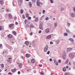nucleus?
<instances>
[{"mask_svg":"<svg viewBox=\"0 0 75 75\" xmlns=\"http://www.w3.org/2000/svg\"><path fill=\"white\" fill-rule=\"evenodd\" d=\"M48 45H46L44 48V52H47V51H48Z\"/></svg>","mask_w":75,"mask_h":75,"instance_id":"1","label":"nucleus"},{"mask_svg":"<svg viewBox=\"0 0 75 75\" xmlns=\"http://www.w3.org/2000/svg\"><path fill=\"white\" fill-rule=\"evenodd\" d=\"M69 56L70 58H71L72 59H73V58H74V54H73L72 53H70L69 54Z\"/></svg>","mask_w":75,"mask_h":75,"instance_id":"2","label":"nucleus"},{"mask_svg":"<svg viewBox=\"0 0 75 75\" xmlns=\"http://www.w3.org/2000/svg\"><path fill=\"white\" fill-rule=\"evenodd\" d=\"M66 54L64 53V54H63L62 57V58L64 60H65L66 59Z\"/></svg>","mask_w":75,"mask_h":75,"instance_id":"3","label":"nucleus"},{"mask_svg":"<svg viewBox=\"0 0 75 75\" xmlns=\"http://www.w3.org/2000/svg\"><path fill=\"white\" fill-rule=\"evenodd\" d=\"M4 11V8L3 7V6H1L0 7V11L1 12H3Z\"/></svg>","mask_w":75,"mask_h":75,"instance_id":"4","label":"nucleus"},{"mask_svg":"<svg viewBox=\"0 0 75 75\" xmlns=\"http://www.w3.org/2000/svg\"><path fill=\"white\" fill-rule=\"evenodd\" d=\"M10 28H12V29L13 30L14 28V24H11L9 25Z\"/></svg>","mask_w":75,"mask_h":75,"instance_id":"5","label":"nucleus"},{"mask_svg":"<svg viewBox=\"0 0 75 75\" xmlns=\"http://www.w3.org/2000/svg\"><path fill=\"white\" fill-rule=\"evenodd\" d=\"M51 38V35H50L47 36L46 39L47 40H50Z\"/></svg>","mask_w":75,"mask_h":75,"instance_id":"6","label":"nucleus"},{"mask_svg":"<svg viewBox=\"0 0 75 75\" xmlns=\"http://www.w3.org/2000/svg\"><path fill=\"white\" fill-rule=\"evenodd\" d=\"M50 31V30L49 28L46 29L45 30V32L46 33H49Z\"/></svg>","mask_w":75,"mask_h":75,"instance_id":"7","label":"nucleus"},{"mask_svg":"<svg viewBox=\"0 0 75 75\" xmlns=\"http://www.w3.org/2000/svg\"><path fill=\"white\" fill-rule=\"evenodd\" d=\"M71 16L72 17H73V18L74 17H75V15L73 13H71Z\"/></svg>","mask_w":75,"mask_h":75,"instance_id":"8","label":"nucleus"},{"mask_svg":"<svg viewBox=\"0 0 75 75\" xmlns=\"http://www.w3.org/2000/svg\"><path fill=\"white\" fill-rule=\"evenodd\" d=\"M39 28L40 29H41L42 30H43V28H42V25L41 24H40Z\"/></svg>","mask_w":75,"mask_h":75,"instance_id":"9","label":"nucleus"},{"mask_svg":"<svg viewBox=\"0 0 75 75\" xmlns=\"http://www.w3.org/2000/svg\"><path fill=\"white\" fill-rule=\"evenodd\" d=\"M25 44L27 45V46H28V45H29V42L28 41H26L25 42Z\"/></svg>","mask_w":75,"mask_h":75,"instance_id":"10","label":"nucleus"},{"mask_svg":"<svg viewBox=\"0 0 75 75\" xmlns=\"http://www.w3.org/2000/svg\"><path fill=\"white\" fill-rule=\"evenodd\" d=\"M54 25L55 27H57L58 26V23L57 22H56L54 23Z\"/></svg>","mask_w":75,"mask_h":75,"instance_id":"11","label":"nucleus"},{"mask_svg":"<svg viewBox=\"0 0 75 75\" xmlns=\"http://www.w3.org/2000/svg\"><path fill=\"white\" fill-rule=\"evenodd\" d=\"M69 40H70V41H71L72 43H74V39H73V38H69Z\"/></svg>","mask_w":75,"mask_h":75,"instance_id":"12","label":"nucleus"},{"mask_svg":"<svg viewBox=\"0 0 75 75\" xmlns=\"http://www.w3.org/2000/svg\"><path fill=\"white\" fill-rule=\"evenodd\" d=\"M8 38H12V36L10 34L8 35Z\"/></svg>","mask_w":75,"mask_h":75,"instance_id":"13","label":"nucleus"},{"mask_svg":"<svg viewBox=\"0 0 75 75\" xmlns=\"http://www.w3.org/2000/svg\"><path fill=\"white\" fill-rule=\"evenodd\" d=\"M40 1L39 0H38L37 1V5L38 6H40Z\"/></svg>","mask_w":75,"mask_h":75,"instance_id":"14","label":"nucleus"},{"mask_svg":"<svg viewBox=\"0 0 75 75\" xmlns=\"http://www.w3.org/2000/svg\"><path fill=\"white\" fill-rule=\"evenodd\" d=\"M19 67L20 68H22L23 67V64L21 63H19Z\"/></svg>","mask_w":75,"mask_h":75,"instance_id":"15","label":"nucleus"},{"mask_svg":"<svg viewBox=\"0 0 75 75\" xmlns=\"http://www.w3.org/2000/svg\"><path fill=\"white\" fill-rule=\"evenodd\" d=\"M72 49V48H69L67 49V51H70Z\"/></svg>","mask_w":75,"mask_h":75,"instance_id":"16","label":"nucleus"},{"mask_svg":"<svg viewBox=\"0 0 75 75\" xmlns=\"http://www.w3.org/2000/svg\"><path fill=\"white\" fill-rule=\"evenodd\" d=\"M29 7H32V4L31 3V2H29Z\"/></svg>","mask_w":75,"mask_h":75,"instance_id":"17","label":"nucleus"},{"mask_svg":"<svg viewBox=\"0 0 75 75\" xmlns=\"http://www.w3.org/2000/svg\"><path fill=\"white\" fill-rule=\"evenodd\" d=\"M30 28H34V26L33 24H31L30 25Z\"/></svg>","mask_w":75,"mask_h":75,"instance_id":"18","label":"nucleus"},{"mask_svg":"<svg viewBox=\"0 0 75 75\" xmlns=\"http://www.w3.org/2000/svg\"><path fill=\"white\" fill-rule=\"evenodd\" d=\"M8 16L10 18H11L12 17V16H11V15L10 14H9Z\"/></svg>","mask_w":75,"mask_h":75,"instance_id":"19","label":"nucleus"},{"mask_svg":"<svg viewBox=\"0 0 75 75\" xmlns=\"http://www.w3.org/2000/svg\"><path fill=\"white\" fill-rule=\"evenodd\" d=\"M64 8L63 7H62L61 8L60 11H64Z\"/></svg>","mask_w":75,"mask_h":75,"instance_id":"20","label":"nucleus"},{"mask_svg":"<svg viewBox=\"0 0 75 75\" xmlns=\"http://www.w3.org/2000/svg\"><path fill=\"white\" fill-rule=\"evenodd\" d=\"M26 57L27 58H29L30 57V54H27L26 55Z\"/></svg>","mask_w":75,"mask_h":75,"instance_id":"21","label":"nucleus"},{"mask_svg":"<svg viewBox=\"0 0 75 75\" xmlns=\"http://www.w3.org/2000/svg\"><path fill=\"white\" fill-rule=\"evenodd\" d=\"M16 69H14L12 70V71L13 72H16Z\"/></svg>","mask_w":75,"mask_h":75,"instance_id":"22","label":"nucleus"},{"mask_svg":"<svg viewBox=\"0 0 75 75\" xmlns=\"http://www.w3.org/2000/svg\"><path fill=\"white\" fill-rule=\"evenodd\" d=\"M3 1H0V3L2 5H3Z\"/></svg>","mask_w":75,"mask_h":75,"instance_id":"23","label":"nucleus"},{"mask_svg":"<svg viewBox=\"0 0 75 75\" xmlns=\"http://www.w3.org/2000/svg\"><path fill=\"white\" fill-rule=\"evenodd\" d=\"M31 61L32 63H35V61H34V59H32Z\"/></svg>","mask_w":75,"mask_h":75,"instance_id":"24","label":"nucleus"},{"mask_svg":"<svg viewBox=\"0 0 75 75\" xmlns=\"http://www.w3.org/2000/svg\"><path fill=\"white\" fill-rule=\"evenodd\" d=\"M11 58H8V59L7 60L8 62H11Z\"/></svg>","mask_w":75,"mask_h":75,"instance_id":"25","label":"nucleus"},{"mask_svg":"<svg viewBox=\"0 0 75 75\" xmlns=\"http://www.w3.org/2000/svg\"><path fill=\"white\" fill-rule=\"evenodd\" d=\"M12 33L14 34V35H16V31H13Z\"/></svg>","mask_w":75,"mask_h":75,"instance_id":"26","label":"nucleus"},{"mask_svg":"<svg viewBox=\"0 0 75 75\" xmlns=\"http://www.w3.org/2000/svg\"><path fill=\"white\" fill-rule=\"evenodd\" d=\"M59 40H57L56 41V44H59Z\"/></svg>","mask_w":75,"mask_h":75,"instance_id":"27","label":"nucleus"},{"mask_svg":"<svg viewBox=\"0 0 75 75\" xmlns=\"http://www.w3.org/2000/svg\"><path fill=\"white\" fill-rule=\"evenodd\" d=\"M29 26L27 24L25 25V28H29Z\"/></svg>","mask_w":75,"mask_h":75,"instance_id":"28","label":"nucleus"},{"mask_svg":"<svg viewBox=\"0 0 75 75\" xmlns=\"http://www.w3.org/2000/svg\"><path fill=\"white\" fill-rule=\"evenodd\" d=\"M63 71H64V72H65V71H66V68L64 67L63 69Z\"/></svg>","mask_w":75,"mask_h":75,"instance_id":"29","label":"nucleus"},{"mask_svg":"<svg viewBox=\"0 0 75 75\" xmlns=\"http://www.w3.org/2000/svg\"><path fill=\"white\" fill-rule=\"evenodd\" d=\"M38 18L37 17L36 18L35 20V21H36V22H37V21H38Z\"/></svg>","mask_w":75,"mask_h":75,"instance_id":"30","label":"nucleus"},{"mask_svg":"<svg viewBox=\"0 0 75 75\" xmlns=\"http://www.w3.org/2000/svg\"><path fill=\"white\" fill-rule=\"evenodd\" d=\"M1 66L2 68H4V64H1Z\"/></svg>","mask_w":75,"mask_h":75,"instance_id":"31","label":"nucleus"},{"mask_svg":"<svg viewBox=\"0 0 75 75\" xmlns=\"http://www.w3.org/2000/svg\"><path fill=\"white\" fill-rule=\"evenodd\" d=\"M6 12L8 13V12H9V11H10V10L8 9H6Z\"/></svg>","mask_w":75,"mask_h":75,"instance_id":"32","label":"nucleus"},{"mask_svg":"<svg viewBox=\"0 0 75 75\" xmlns=\"http://www.w3.org/2000/svg\"><path fill=\"white\" fill-rule=\"evenodd\" d=\"M69 72H66L65 73V75H69Z\"/></svg>","mask_w":75,"mask_h":75,"instance_id":"33","label":"nucleus"},{"mask_svg":"<svg viewBox=\"0 0 75 75\" xmlns=\"http://www.w3.org/2000/svg\"><path fill=\"white\" fill-rule=\"evenodd\" d=\"M26 17H27V18H28V17H29V15H28V14H26Z\"/></svg>","mask_w":75,"mask_h":75,"instance_id":"34","label":"nucleus"},{"mask_svg":"<svg viewBox=\"0 0 75 75\" xmlns=\"http://www.w3.org/2000/svg\"><path fill=\"white\" fill-rule=\"evenodd\" d=\"M44 16H43L40 18V20H43V19L44 18Z\"/></svg>","mask_w":75,"mask_h":75,"instance_id":"35","label":"nucleus"},{"mask_svg":"<svg viewBox=\"0 0 75 75\" xmlns=\"http://www.w3.org/2000/svg\"><path fill=\"white\" fill-rule=\"evenodd\" d=\"M23 10H21V14H23Z\"/></svg>","mask_w":75,"mask_h":75,"instance_id":"36","label":"nucleus"},{"mask_svg":"<svg viewBox=\"0 0 75 75\" xmlns=\"http://www.w3.org/2000/svg\"><path fill=\"white\" fill-rule=\"evenodd\" d=\"M50 1L51 3H54V1H53L52 0H50Z\"/></svg>","mask_w":75,"mask_h":75,"instance_id":"37","label":"nucleus"},{"mask_svg":"<svg viewBox=\"0 0 75 75\" xmlns=\"http://www.w3.org/2000/svg\"><path fill=\"white\" fill-rule=\"evenodd\" d=\"M50 51H48L47 52V54L48 55H49V54H50Z\"/></svg>","mask_w":75,"mask_h":75,"instance_id":"38","label":"nucleus"},{"mask_svg":"<svg viewBox=\"0 0 75 75\" xmlns=\"http://www.w3.org/2000/svg\"><path fill=\"white\" fill-rule=\"evenodd\" d=\"M18 3L19 4V6H21V2H18Z\"/></svg>","mask_w":75,"mask_h":75,"instance_id":"39","label":"nucleus"},{"mask_svg":"<svg viewBox=\"0 0 75 75\" xmlns=\"http://www.w3.org/2000/svg\"><path fill=\"white\" fill-rule=\"evenodd\" d=\"M66 31L67 33H70V31H69V30H67Z\"/></svg>","mask_w":75,"mask_h":75,"instance_id":"40","label":"nucleus"},{"mask_svg":"<svg viewBox=\"0 0 75 75\" xmlns=\"http://www.w3.org/2000/svg\"><path fill=\"white\" fill-rule=\"evenodd\" d=\"M55 64L56 65H58V62H56Z\"/></svg>","mask_w":75,"mask_h":75,"instance_id":"41","label":"nucleus"},{"mask_svg":"<svg viewBox=\"0 0 75 75\" xmlns=\"http://www.w3.org/2000/svg\"><path fill=\"white\" fill-rule=\"evenodd\" d=\"M68 35V34L67 33H64V36H67Z\"/></svg>","mask_w":75,"mask_h":75,"instance_id":"42","label":"nucleus"},{"mask_svg":"<svg viewBox=\"0 0 75 75\" xmlns=\"http://www.w3.org/2000/svg\"><path fill=\"white\" fill-rule=\"evenodd\" d=\"M27 21L26 20H25V21H24V22L25 23V24H27Z\"/></svg>","mask_w":75,"mask_h":75,"instance_id":"43","label":"nucleus"},{"mask_svg":"<svg viewBox=\"0 0 75 75\" xmlns=\"http://www.w3.org/2000/svg\"><path fill=\"white\" fill-rule=\"evenodd\" d=\"M48 17H47L45 18V20L47 21V20H48Z\"/></svg>","mask_w":75,"mask_h":75,"instance_id":"44","label":"nucleus"},{"mask_svg":"<svg viewBox=\"0 0 75 75\" xmlns=\"http://www.w3.org/2000/svg\"><path fill=\"white\" fill-rule=\"evenodd\" d=\"M69 61H68V60H67L66 61V64H68V62H69Z\"/></svg>","mask_w":75,"mask_h":75,"instance_id":"45","label":"nucleus"},{"mask_svg":"<svg viewBox=\"0 0 75 75\" xmlns=\"http://www.w3.org/2000/svg\"><path fill=\"white\" fill-rule=\"evenodd\" d=\"M40 74H41L42 75H44V73L42 71L41 72V73H40Z\"/></svg>","mask_w":75,"mask_h":75,"instance_id":"46","label":"nucleus"},{"mask_svg":"<svg viewBox=\"0 0 75 75\" xmlns=\"http://www.w3.org/2000/svg\"><path fill=\"white\" fill-rule=\"evenodd\" d=\"M50 44H53V42H52V41H50Z\"/></svg>","mask_w":75,"mask_h":75,"instance_id":"47","label":"nucleus"},{"mask_svg":"<svg viewBox=\"0 0 75 75\" xmlns=\"http://www.w3.org/2000/svg\"><path fill=\"white\" fill-rule=\"evenodd\" d=\"M59 63H61V60L59 59Z\"/></svg>","mask_w":75,"mask_h":75,"instance_id":"48","label":"nucleus"},{"mask_svg":"<svg viewBox=\"0 0 75 75\" xmlns=\"http://www.w3.org/2000/svg\"><path fill=\"white\" fill-rule=\"evenodd\" d=\"M50 61L51 62V61H52V58L50 59Z\"/></svg>","mask_w":75,"mask_h":75,"instance_id":"49","label":"nucleus"},{"mask_svg":"<svg viewBox=\"0 0 75 75\" xmlns=\"http://www.w3.org/2000/svg\"><path fill=\"white\" fill-rule=\"evenodd\" d=\"M2 30V27L1 26H0V30Z\"/></svg>","mask_w":75,"mask_h":75,"instance_id":"50","label":"nucleus"},{"mask_svg":"<svg viewBox=\"0 0 75 75\" xmlns=\"http://www.w3.org/2000/svg\"><path fill=\"white\" fill-rule=\"evenodd\" d=\"M39 66H40V67H42V64H39Z\"/></svg>","mask_w":75,"mask_h":75,"instance_id":"51","label":"nucleus"},{"mask_svg":"<svg viewBox=\"0 0 75 75\" xmlns=\"http://www.w3.org/2000/svg\"><path fill=\"white\" fill-rule=\"evenodd\" d=\"M34 73H35V74L36 73V72H37V71H36V70H34Z\"/></svg>","mask_w":75,"mask_h":75,"instance_id":"52","label":"nucleus"},{"mask_svg":"<svg viewBox=\"0 0 75 75\" xmlns=\"http://www.w3.org/2000/svg\"><path fill=\"white\" fill-rule=\"evenodd\" d=\"M73 65H74V66H75V62H73Z\"/></svg>","mask_w":75,"mask_h":75,"instance_id":"53","label":"nucleus"},{"mask_svg":"<svg viewBox=\"0 0 75 75\" xmlns=\"http://www.w3.org/2000/svg\"><path fill=\"white\" fill-rule=\"evenodd\" d=\"M18 75H19V74H21L20 71H18Z\"/></svg>","mask_w":75,"mask_h":75,"instance_id":"54","label":"nucleus"},{"mask_svg":"<svg viewBox=\"0 0 75 75\" xmlns=\"http://www.w3.org/2000/svg\"><path fill=\"white\" fill-rule=\"evenodd\" d=\"M20 2H21V0H18V3H19Z\"/></svg>","mask_w":75,"mask_h":75,"instance_id":"55","label":"nucleus"},{"mask_svg":"<svg viewBox=\"0 0 75 75\" xmlns=\"http://www.w3.org/2000/svg\"><path fill=\"white\" fill-rule=\"evenodd\" d=\"M23 18H25V16H24V15H23Z\"/></svg>","mask_w":75,"mask_h":75,"instance_id":"56","label":"nucleus"},{"mask_svg":"<svg viewBox=\"0 0 75 75\" xmlns=\"http://www.w3.org/2000/svg\"><path fill=\"white\" fill-rule=\"evenodd\" d=\"M41 30H40L39 31V33L40 34V33H41Z\"/></svg>","mask_w":75,"mask_h":75,"instance_id":"57","label":"nucleus"},{"mask_svg":"<svg viewBox=\"0 0 75 75\" xmlns=\"http://www.w3.org/2000/svg\"><path fill=\"white\" fill-rule=\"evenodd\" d=\"M31 17H29L28 18V20H31Z\"/></svg>","mask_w":75,"mask_h":75,"instance_id":"58","label":"nucleus"},{"mask_svg":"<svg viewBox=\"0 0 75 75\" xmlns=\"http://www.w3.org/2000/svg\"><path fill=\"white\" fill-rule=\"evenodd\" d=\"M67 25H69V26H70V25H71V24L68 23L67 24Z\"/></svg>","mask_w":75,"mask_h":75,"instance_id":"59","label":"nucleus"},{"mask_svg":"<svg viewBox=\"0 0 75 75\" xmlns=\"http://www.w3.org/2000/svg\"><path fill=\"white\" fill-rule=\"evenodd\" d=\"M29 12L31 14H32V12H31V10L29 11Z\"/></svg>","mask_w":75,"mask_h":75,"instance_id":"60","label":"nucleus"},{"mask_svg":"<svg viewBox=\"0 0 75 75\" xmlns=\"http://www.w3.org/2000/svg\"><path fill=\"white\" fill-rule=\"evenodd\" d=\"M16 25H18V22H16Z\"/></svg>","mask_w":75,"mask_h":75,"instance_id":"61","label":"nucleus"},{"mask_svg":"<svg viewBox=\"0 0 75 75\" xmlns=\"http://www.w3.org/2000/svg\"><path fill=\"white\" fill-rule=\"evenodd\" d=\"M30 34L31 35H33V33L32 32L31 33H30Z\"/></svg>","mask_w":75,"mask_h":75,"instance_id":"62","label":"nucleus"},{"mask_svg":"<svg viewBox=\"0 0 75 75\" xmlns=\"http://www.w3.org/2000/svg\"><path fill=\"white\" fill-rule=\"evenodd\" d=\"M27 23L28 24H30V22L29 21H27Z\"/></svg>","mask_w":75,"mask_h":75,"instance_id":"63","label":"nucleus"},{"mask_svg":"<svg viewBox=\"0 0 75 75\" xmlns=\"http://www.w3.org/2000/svg\"><path fill=\"white\" fill-rule=\"evenodd\" d=\"M45 10H43V12H42L43 13H45Z\"/></svg>","mask_w":75,"mask_h":75,"instance_id":"64","label":"nucleus"}]
</instances>
